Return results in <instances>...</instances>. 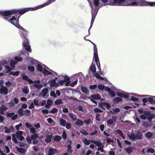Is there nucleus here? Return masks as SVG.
Here are the masks:
<instances>
[{
  "instance_id": "1",
  "label": "nucleus",
  "mask_w": 155,
  "mask_h": 155,
  "mask_svg": "<svg viewBox=\"0 0 155 155\" xmlns=\"http://www.w3.org/2000/svg\"><path fill=\"white\" fill-rule=\"evenodd\" d=\"M42 7L41 6H39L33 8H23L20 10L13 9L10 10H7L5 11H0V15L3 16H9L13 14H15L16 17L17 16L20 15V14L22 15L24 14L26 12L29 11H35L41 8Z\"/></svg>"
},
{
  "instance_id": "2",
  "label": "nucleus",
  "mask_w": 155,
  "mask_h": 155,
  "mask_svg": "<svg viewBox=\"0 0 155 155\" xmlns=\"http://www.w3.org/2000/svg\"><path fill=\"white\" fill-rule=\"evenodd\" d=\"M140 0H112L107 4L109 5H129L130 6H139Z\"/></svg>"
},
{
  "instance_id": "3",
  "label": "nucleus",
  "mask_w": 155,
  "mask_h": 155,
  "mask_svg": "<svg viewBox=\"0 0 155 155\" xmlns=\"http://www.w3.org/2000/svg\"><path fill=\"white\" fill-rule=\"evenodd\" d=\"M20 16V15L17 16V17H16L15 16H13L11 18H9V17H6V16L3 17L5 20L8 21L9 22L18 28L19 26H21L19 23V18Z\"/></svg>"
},
{
  "instance_id": "4",
  "label": "nucleus",
  "mask_w": 155,
  "mask_h": 155,
  "mask_svg": "<svg viewBox=\"0 0 155 155\" xmlns=\"http://www.w3.org/2000/svg\"><path fill=\"white\" fill-rule=\"evenodd\" d=\"M18 29H20L19 34L20 36L23 40V41L28 40L27 38L28 35V31L21 26H19Z\"/></svg>"
},
{
  "instance_id": "5",
  "label": "nucleus",
  "mask_w": 155,
  "mask_h": 155,
  "mask_svg": "<svg viewBox=\"0 0 155 155\" xmlns=\"http://www.w3.org/2000/svg\"><path fill=\"white\" fill-rule=\"evenodd\" d=\"M155 6V2H148L145 0H140L139 6Z\"/></svg>"
},
{
  "instance_id": "6",
  "label": "nucleus",
  "mask_w": 155,
  "mask_h": 155,
  "mask_svg": "<svg viewBox=\"0 0 155 155\" xmlns=\"http://www.w3.org/2000/svg\"><path fill=\"white\" fill-rule=\"evenodd\" d=\"M22 45L25 48V50L30 52H31L30 46L29 44V40L23 41Z\"/></svg>"
},
{
  "instance_id": "7",
  "label": "nucleus",
  "mask_w": 155,
  "mask_h": 155,
  "mask_svg": "<svg viewBox=\"0 0 155 155\" xmlns=\"http://www.w3.org/2000/svg\"><path fill=\"white\" fill-rule=\"evenodd\" d=\"M117 116H113L111 118H109L107 120V124L114 125L117 121Z\"/></svg>"
},
{
  "instance_id": "8",
  "label": "nucleus",
  "mask_w": 155,
  "mask_h": 155,
  "mask_svg": "<svg viewBox=\"0 0 155 155\" xmlns=\"http://www.w3.org/2000/svg\"><path fill=\"white\" fill-rule=\"evenodd\" d=\"M25 126L30 130V133L34 134L36 133V131L35 128L33 127L32 125L30 124L27 122L25 123Z\"/></svg>"
},
{
  "instance_id": "9",
  "label": "nucleus",
  "mask_w": 155,
  "mask_h": 155,
  "mask_svg": "<svg viewBox=\"0 0 155 155\" xmlns=\"http://www.w3.org/2000/svg\"><path fill=\"white\" fill-rule=\"evenodd\" d=\"M8 88L3 86L2 85L0 87V93L2 94L6 95L8 93Z\"/></svg>"
},
{
  "instance_id": "10",
  "label": "nucleus",
  "mask_w": 155,
  "mask_h": 155,
  "mask_svg": "<svg viewBox=\"0 0 155 155\" xmlns=\"http://www.w3.org/2000/svg\"><path fill=\"white\" fill-rule=\"evenodd\" d=\"M23 133V132L19 131H17L16 133V137L20 141H22L25 139L24 137L22 136Z\"/></svg>"
},
{
  "instance_id": "11",
  "label": "nucleus",
  "mask_w": 155,
  "mask_h": 155,
  "mask_svg": "<svg viewBox=\"0 0 155 155\" xmlns=\"http://www.w3.org/2000/svg\"><path fill=\"white\" fill-rule=\"evenodd\" d=\"M52 136V134L51 133L48 134L46 135V138L45 141L47 143H49L51 141V138Z\"/></svg>"
},
{
  "instance_id": "12",
  "label": "nucleus",
  "mask_w": 155,
  "mask_h": 155,
  "mask_svg": "<svg viewBox=\"0 0 155 155\" xmlns=\"http://www.w3.org/2000/svg\"><path fill=\"white\" fill-rule=\"evenodd\" d=\"M143 134L139 130H137L136 134V137L137 139H141L143 136Z\"/></svg>"
},
{
  "instance_id": "13",
  "label": "nucleus",
  "mask_w": 155,
  "mask_h": 155,
  "mask_svg": "<svg viewBox=\"0 0 155 155\" xmlns=\"http://www.w3.org/2000/svg\"><path fill=\"white\" fill-rule=\"evenodd\" d=\"M149 113V114L147 116V120L150 121H151L152 119L155 117V114H152L150 112Z\"/></svg>"
},
{
  "instance_id": "14",
  "label": "nucleus",
  "mask_w": 155,
  "mask_h": 155,
  "mask_svg": "<svg viewBox=\"0 0 155 155\" xmlns=\"http://www.w3.org/2000/svg\"><path fill=\"white\" fill-rule=\"evenodd\" d=\"M138 111L140 114H143L144 115H145L147 116L149 114V113H150V112L143 110V109H138Z\"/></svg>"
},
{
  "instance_id": "15",
  "label": "nucleus",
  "mask_w": 155,
  "mask_h": 155,
  "mask_svg": "<svg viewBox=\"0 0 155 155\" xmlns=\"http://www.w3.org/2000/svg\"><path fill=\"white\" fill-rule=\"evenodd\" d=\"M68 115L73 120L75 121L77 120V117L76 114L73 113H69Z\"/></svg>"
},
{
  "instance_id": "16",
  "label": "nucleus",
  "mask_w": 155,
  "mask_h": 155,
  "mask_svg": "<svg viewBox=\"0 0 155 155\" xmlns=\"http://www.w3.org/2000/svg\"><path fill=\"white\" fill-rule=\"evenodd\" d=\"M90 69L93 74L95 73L96 71V68L95 64H92L90 66Z\"/></svg>"
},
{
  "instance_id": "17",
  "label": "nucleus",
  "mask_w": 155,
  "mask_h": 155,
  "mask_svg": "<svg viewBox=\"0 0 155 155\" xmlns=\"http://www.w3.org/2000/svg\"><path fill=\"white\" fill-rule=\"evenodd\" d=\"M75 123L78 126H81L83 125L84 122L81 119L78 118L75 122Z\"/></svg>"
},
{
  "instance_id": "18",
  "label": "nucleus",
  "mask_w": 155,
  "mask_h": 155,
  "mask_svg": "<svg viewBox=\"0 0 155 155\" xmlns=\"http://www.w3.org/2000/svg\"><path fill=\"white\" fill-rule=\"evenodd\" d=\"M91 97L92 99L97 100H99L101 98L100 95L99 94L92 95Z\"/></svg>"
},
{
  "instance_id": "19",
  "label": "nucleus",
  "mask_w": 155,
  "mask_h": 155,
  "mask_svg": "<svg viewBox=\"0 0 155 155\" xmlns=\"http://www.w3.org/2000/svg\"><path fill=\"white\" fill-rule=\"evenodd\" d=\"M24 110L21 108H20L18 111V113L19 114V115L20 117H22L24 115Z\"/></svg>"
},
{
  "instance_id": "20",
  "label": "nucleus",
  "mask_w": 155,
  "mask_h": 155,
  "mask_svg": "<svg viewBox=\"0 0 155 155\" xmlns=\"http://www.w3.org/2000/svg\"><path fill=\"white\" fill-rule=\"evenodd\" d=\"M91 143L96 145L98 147H101V145H102L101 142L99 141H95L94 140H91Z\"/></svg>"
},
{
  "instance_id": "21",
  "label": "nucleus",
  "mask_w": 155,
  "mask_h": 155,
  "mask_svg": "<svg viewBox=\"0 0 155 155\" xmlns=\"http://www.w3.org/2000/svg\"><path fill=\"white\" fill-rule=\"evenodd\" d=\"M56 149L53 148H50L48 152V155H53L54 153L55 152Z\"/></svg>"
},
{
  "instance_id": "22",
  "label": "nucleus",
  "mask_w": 155,
  "mask_h": 155,
  "mask_svg": "<svg viewBox=\"0 0 155 155\" xmlns=\"http://www.w3.org/2000/svg\"><path fill=\"white\" fill-rule=\"evenodd\" d=\"M93 58L94 59L95 62H97L98 61H99V58L97 52H94V57Z\"/></svg>"
},
{
  "instance_id": "23",
  "label": "nucleus",
  "mask_w": 155,
  "mask_h": 155,
  "mask_svg": "<svg viewBox=\"0 0 155 155\" xmlns=\"http://www.w3.org/2000/svg\"><path fill=\"white\" fill-rule=\"evenodd\" d=\"M125 150L128 154H130L132 152L133 148L131 147H130L125 148Z\"/></svg>"
},
{
  "instance_id": "24",
  "label": "nucleus",
  "mask_w": 155,
  "mask_h": 155,
  "mask_svg": "<svg viewBox=\"0 0 155 155\" xmlns=\"http://www.w3.org/2000/svg\"><path fill=\"white\" fill-rule=\"evenodd\" d=\"M52 103V102L51 100H47V103L45 105V107L47 109L49 108V106L51 105Z\"/></svg>"
},
{
  "instance_id": "25",
  "label": "nucleus",
  "mask_w": 155,
  "mask_h": 155,
  "mask_svg": "<svg viewBox=\"0 0 155 155\" xmlns=\"http://www.w3.org/2000/svg\"><path fill=\"white\" fill-rule=\"evenodd\" d=\"M42 73L48 75H51L52 74L51 72L47 70L45 68H44L43 69V72H42Z\"/></svg>"
},
{
  "instance_id": "26",
  "label": "nucleus",
  "mask_w": 155,
  "mask_h": 155,
  "mask_svg": "<svg viewBox=\"0 0 155 155\" xmlns=\"http://www.w3.org/2000/svg\"><path fill=\"white\" fill-rule=\"evenodd\" d=\"M122 101V98L120 97H116L113 100V101L115 103H117Z\"/></svg>"
},
{
  "instance_id": "27",
  "label": "nucleus",
  "mask_w": 155,
  "mask_h": 155,
  "mask_svg": "<svg viewBox=\"0 0 155 155\" xmlns=\"http://www.w3.org/2000/svg\"><path fill=\"white\" fill-rule=\"evenodd\" d=\"M48 88H45L42 90V92L43 94V96L45 97L46 96L48 92Z\"/></svg>"
},
{
  "instance_id": "28",
  "label": "nucleus",
  "mask_w": 155,
  "mask_h": 155,
  "mask_svg": "<svg viewBox=\"0 0 155 155\" xmlns=\"http://www.w3.org/2000/svg\"><path fill=\"white\" fill-rule=\"evenodd\" d=\"M95 18H94V17H92L91 23L90 26V27L88 30V35L87 36H88L90 35L89 31H90V30L91 29V27L92 26L93 24Z\"/></svg>"
},
{
  "instance_id": "29",
  "label": "nucleus",
  "mask_w": 155,
  "mask_h": 155,
  "mask_svg": "<svg viewBox=\"0 0 155 155\" xmlns=\"http://www.w3.org/2000/svg\"><path fill=\"white\" fill-rule=\"evenodd\" d=\"M66 83L65 84V86H69L70 84V78L69 77H67V76H66Z\"/></svg>"
},
{
  "instance_id": "30",
  "label": "nucleus",
  "mask_w": 155,
  "mask_h": 155,
  "mask_svg": "<svg viewBox=\"0 0 155 155\" xmlns=\"http://www.w3.org/2000/svg\"><path fill=\"white\" fill-rule=\"evenodd\" d=\"M33 86L34 87L36 88L38 90H40L41 88L42 87V85L41 84H33Z\"/></svg>"
},
{
  "instance_id": "31",
  "label": "nucleus",
  "mask_w": 155,
  "mask_h": 155,
  "mask_svg": "<svg viewBox=\"0 0 155 155\" xmlns=\"http://www.w3.org/2000/svg\"><path fill=\"white\" fill-rule=\"evenodd\" d=\"M145 135L147 137L149 138H150L152 137L153 136V134L151 132L148 131L146 133Z\"/></svg>"
},
{
  "instance_id": "32",
  "label": "nucleus",
  "mask_w": 155,
  "mask_h": 155,
  "mask_svg": "<svg viewBox=\"0 0 155 155\" xmlns=\"http://www.w3.org/2000/svg\"><path fill=\"white\" fill-rule=\"evenodd\" d=\"M37 69L38 71L41 72L42 73L43 72V69L42 67L40 64H38Z\"/></svg>"
},
{
  "instance_id": "33",
  "label": "nucleus",
  "mask_w": 155,
  "mask_h": 155,
  "mask_svg": "<svg viewBox=\"0 0 155 155\" xmlns=\"http://www.w3.org/2000/svg\"><path fill=\"white\" fill-rule=\"evenodd\" d=\"M61 137L60 136L58 135L56 136L54 138V140L57 142H58L60 141V140H61Z\"/></svg>"
},
{
  "instance_id": "34",
  "label": "nucleus",
  "mask_w": 155,
  "mask_h": 155,
  "mask_svg": "<svg viewBox=\"0 0 155 155\" xmlns=\"http://www.w3.org/2000/svg\"><path fill=\"white\" fill-rule=\"evenodd\" d=\"M60 123L61 125L63 126H65L66 123V121L62 119H60Z\"/></svg>"
},
{
  "instance_id": "35",
  "label": "nucleus",
  "mask_w": 155,
  "mask_h": 155,
  "mask_svg": "<svg viewBox=\"0 0 155 155\" xmlns=\"http://www.w3.org/2000/svg\"><path fill=\"white\" fill-rule=\"evenodd\" d=\"M23 92L25 94H27L29 92V89L28 87H25L24 88L22 89Z\"/></svg>"
},
{
  "instance_id": "36",
  "label": "nucleus",
  "mask_w": 155,
  "mask_h": 155,
  "mask_svg": "<svg viewBox=\"0 0 155 155\" xmlns=\"http://www.w3.org/2000/svg\"><path fill=\"white\" fill-rule=\"evenodd\" d=\"M81 90L84 93L86 94L88 93V89L86 87H82Z\"/></svg>"
},
{
  "instance_id": "37",
  "label": "nucleus",
  "mask_w": 155,
  "mask_h": 155,
  "mask_svg": "<svg viewBox=\"0 0 155 155\" xmlns=\"http://www.w3.org/2000/svg\"><path fill=\"white\" fill-rule=\"evenodd\" d=\"M28 69L31 72H34L35 70V67L34 66H28Z\"/></svg>"
},
{
  "instance_id": "38",
  "label": "nucleus",
  "mask_w": 155,
  "mask_h": 155,
  "mask_svg": "<svg viewBox=\"0 0 155 155\" xmlns=\"http://www.w3.org/2000/svg\"><path fill=\"white\" fill-rule=\"evenodd\" d=\"M38 137L37 134L36 133L32 134L31 135V138L32 140H33L36 139Z\"/></svg>"
},
{
  "instance_id": "39",
  "label": "nucleus",
  "mask_w": 155,
  "mask_h": 155,
  "mask_svg": "<svg viewBox=\"0 0 155 155\" xmlns=\"http://www.w3.org/2000/svg\"><path fill=\"white\" fill-rule=\"evenodd\" d=\"M130 139L135 140L136 139V135L134 133H132L131 135L129 136Z\"/></svg>"
},
{
  "instance_id": "40",
  "label": "nucleus",
  "mask_w": 155,
  "mask_h": 155,
  "mask_svg": "<svg viewBox=\"0 0 155 155\" xmlns=\"http://www.w3.org/2000/svg\"><path fill=\"white\" fill-rule=\"evenodd\" d=\"M63 103L62 101L60 99H57L54 102V104L55 105H59Z\"/></svg>"
},
{
  "instance_id": "41",
  "label": "nucleus",
  "mask_w": 155,
  "mask_h": 155,
  "mask_svg": "<svg viewBox=\"0 0 155 155\" xmlns=\"http://www.w3.org/2000/svg\"><path fill=\"white\" fill-rule=\"evenodd\" d=\"M66 76H65L64 77V80H60L58 81V83L61 86L63 85L64 83L66 82Z\"/></svg>"
},
{
  "instance_id": "42",
  "label": "nucleus",
  "mask_w": 155,
  "mask_h": 155,
  "mask_svg": "<svg viewBox=\"0 0 155 155\" xmlns=\"http://www.w3.org/2000/svg\"><path fill=\"white\" fill-rule=\"evenodd\" d=\"M17 150L22 153H25L26 152L25 149L22 148H18Z\"/></svg>"
},
{
  "instance_id": "43",
  "label": "nucleus",
  "mask_w": 155,
  "mask_h": 155,
  "mask_svg": "<svg viewBox=\"0 0 155 155\" xmlns=\"http://www.w3.org/2000/svg\"><path fill=\"white\" fill-rule=\"evenodd\" d=\"M31 114V111L30 110H26L24 111V115L27 116H29Z\"/></svg>"
},
{
  "instance_id": "44",
  "label": "nucleus",
  "mask_w": 155,
  "mask_h": 155,
  "mask_svg": "<svg viewBox=\"0 0 155 155\" xmlns=\"http://www.w3.org/2000/svg\"><path fill=\"white\" fill-rule=\"evenodd\" d=\"M81 133L84 135H87L89 134V133L85 130H82L80 131Z\"/></svg>"
},
{
  "instance_id": "45",
  "label": "nucleus",
  "mask_w": 155,
  "mask_h": 155,
  "mask_svg": "<svg viewBox=\"0 0 155 155\" xmlns=\"http://www.w3.org/2000/svg\"><path fill=\"white\" fill-rule=\"evenodd\" d=\"M83 141L84 144L87 145H89L90 143V141L89 140H87L86 139H85L83 140Z\"/></svg>"
},
{
  "instance_id": "46",
  "label": "nucleus",
  "mask_w": 155,
  "mask_h": 155,
  "mask_svg": "<svg viewBox=\"0 0 155 155\" xmlns=\"http://www.w3.org/2000/svg\"><path fill=\"white\" fill-rule=\"evenodd\" d=\"M108 92L112 97H114L116 95L115 92L111 89Z\"/></svg>"
},
{
  "instance_id": "47",
  "label": "nucleus",
  "mask_w": 155,
  "mask_h": 155,
  "mask_svg": "<svg viewBox=\"0 0 155 155\" xmlns=\"http://www.w3.org/2000/svg\"><path fill=\"white\" fill-rule=\"evenodd\" d=\"M147 152L153 153L155 152V150L153 148H150L148 149L147 150Z\"/></svg>"
},
{
  "instance_id": "48",
  "label": "nucleus",
  "mask_w": 155,
  "mask_h": 155,
  "mask_svg": "<svg viewBox=\"0 0 155 155\" xmlns=\"http://www.w3.org/2000/svg\"><path fill=\"white\" fill-rule=\"evenodd\" d=\"M8 109V108L7 107L5 106L4 105H2L0 107V110H2L3 111H5L6 110H7Z\"/></svg>"
},
{
  "instance_id": "49",
  "label": "nucleus",
  "mask_w": 155,
  "mask_h": 155,
  "mask_svg": "<svg viewBox=\"0 0 155 155\" xmlns=\"http://www.w3.org/2000/svg\"><path fill=\"white\" fill-rule=\"evenodd\" d=\"M15 114V113L12 112V113H9L8 112L7 114L6 115V116L8 117H12L13 115H14Z\"/></svg>"
},
{
  "instance_id": "50",
  "label": "nucleus",
  "mask_w": 155,
  "mask_h": 155,
  "mask_svg": "<svg viewBox=\"0 0 155 155\" xmlns=\"http://www.w3.org/2000/svg\"><path fill=\"white\" fill-rule=\"evenodd\" d=\"M62 136L64 140H66L67 139V134L65 131H64L63 132Z\"/></svg>"
},
{
  "instance_id": "51",
  "label": "nucleus",
  "mask_w": 155,
  "mask_h": 155,
  "mask_svg": "<svg viewBox=\"0 0 155 155\" xmlns=\"http://www.w3.org/2000/svg\"><path fill=\"white\" fill-rule=\"evenodd\" d=\"M10 74L13 75L17 76L19 75V72L18 71H12L11 72Z\"/></svg>"
},
{
  "instance_id": "52",
  "label": "nucleus",
  "mask_w": 155,
  "mask_h": 155,
  "mask_svg": "<svg viewBox=\"0 0 155 155\" xmlns=\"http://www.w3.org/2000/svg\"><path fill=\"white\" fill-rule=\"evenodd\" d=\"M15 59L17 61H21L23 60V58L22 57L19 58L18 57H15Z\"/></svg>"
},
{
  "instance_id": "53",
  "label": "nucleus",
  "mask_w": 155,
  "mask_h": 155,
  "mask_svg": "<svg viewBox=\"0 0 155 155\" xmlns=\"http://www.w3.org/2000/svg\"><path fill=\"white\" fill-rule=\"evenodd\" d=\"M55 80L54 79L51 81L50 86L51 87H55Z\"/></svg>"
},
{
  "instance_id": "54",
  "label": "nucleus",
  "mask_w": 155,
  "mask_h": 155,
  "mask_svg": "<svg viewBox=\"0 0 155 155\" xmlns=\"http://www.w3.org/2000/svg\"><path fill=\"white\" fill-rule=\"evenodd\" d=\"M58 109L55 108H53L50 111V113L54 114L58 111Z\"/></svg>"
},
{
  "instance_id": "55",
  "label": "nucleus",
  "mask_w": 155,
  "mask_h": 155,
  "mask_svg": "<svg viewBox=\"0 0 155 155\" xmlns=\"http://www.w3.org/2000/svg\"><path fill=\"white\" fill-rule=\"evenodd\" d=\"M5 133H9L11 131V130L10 128H8L7 127H5Z\"/></svg>"
},
{
  "instance_id": "56",
  "label": "nucleus",
  "mask_w": 155,
  "mask_h": 155,
  "mask_svg": "<svg viewBox=\"0 0 155 155\" xmlns=\"http://www.w3.org/2000/svg\"><path fill=\"white\" fill-rule=\"evenodd\" d=\"M96 65L97 67L98 68V69L99 70L101 71V65L99 62V61H97V62H95Z\"/></svg>"
},
{
  "instance_id": "57",
  "label": "nucleus",
  "mask_w": 155,
  "mask_h": 155,
  "mask_svg": "<svg viewBox=\"0 0 155 155\" xmlns=\"http://www.w3.org/2000/svg\"><path fill=\"white\" fill-rule=\"evenodd\" d=\"M94 111L95 113H102L103 111L101 110H100L97 108H96L94 109Z\"/></svg>"
},
{
  "instance_id": "58",
  "label": "nucleus",
  "mask_w": 155,
  "mask_h": 155,
  "mask_svg": "<svg viewBox=\"0 0 155 155\" xmlns=\"http://www.w3.org/2000/svg\"><path fill=\"white\" fill-rule=\"evenodd\" d=\"M47 120L48 123L50 124H52L54 123V121L51 117H49L48 118Z\"/></svg>"
},
{
  "instance_id": "59",
  "label": "nucleus",
  "mask_w": 155,
  "mask_h": 155,
  "mask_svg": "<svg viewBox=\"0 0 155 155\" xmlns=\"http://www.w3.org/2000/svg\"><path fill=\"white\" fill-rule=\"evenodd\" d=\"M94 5L96 6H98L99 5V0H94Z\"/></svg>"
},
{
  "instance_id": "60",
  "label": "nucleus",
  "mask_w": 155,
  "mask_h": 155,
  "mask_svg": "<svg viewBox=\"0 0 155 155\" xmlns=\"http://www.w3.org/2000/svg\"><path fill=\"white\" fill-rule=\"evenodd\" d=\"M101 147H98L97 150V151L100 150L101 152H104V151L103 149L104 146L103 145H101Z\"/></svg>"
},
{
  "instance_id": "61",
  "label": "nucleus",
  "mask_w": 155,
  "mask_h": 155,
  "mask_svg": "<svg viewBox=\"0 0 155 155\" xmlns=\"http://www.w3.org/2000/svg\"><path fill=\"white\" fill-rule=\"evenodd\" d=\"M78 80L75 81L70 84V86L71 87H74L77 84Z\"/></svg>"
},
{
  "instance_id": "62",
  "label": "nucleus",
  "mask_w": 155,
  "mask_h": 155,
  "mask_svg": "<svg viewBox=\"0 0 155 155\" xmlns=\"http://www.w3.org/2000/svg\"><path fill=\"white\" fill-rule=\"evenodd\" d=\"M97 87L99 89L101 90H103L105 88L104 86L101 84H98Z\"/></svg>"
},
{
  "instance_id": "63",
  "label": "nucleus",
  "mask_w": 155,
  "mask_h": 155,
  "mask_svg": "<svg viewBox=\"0 0 155 155\" xmlns=\"http://www.w3.org/2000/svg\"><path fill=\"white\" fill-rule=\"evenodd\" d=\"M22 125V124L21 123H20L16 125L15 127L16 130H19L20 127Z\"/></svg>"
},
{
  "instance_id": "64",
  "label": "nucleus",
  "mask_w": 155,
  "mask_h": 155,
  "mask_svg": "<svg viewBox=\"0 0 155 155\" xmlns=\"http://www.w3.org/2000/svg\"><path fill=\"white\" fill-rule=\"evenodd\" d=\"M97 87V85L96 84L91 85L90 86L89 88L91 90H94V89L96 88Z\"/></svg>"
}]
</instances>
